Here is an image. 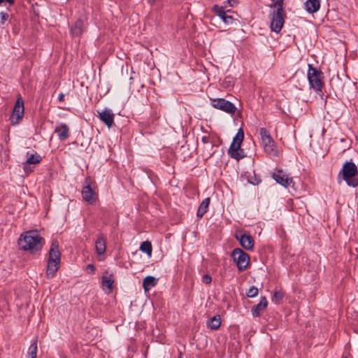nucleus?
<instances>
[{
  "mask_svg": "<svg viewBox=\"0 0 358 358\" xmlns=\"http://www.w3.org/2000/svg\"><path fill=\"white\" fill-rule=\"evenodd\" d=\"M44 239L41 236L37 231H29L22 234L18 245L20 248L23 250H30L34 254L42 250Z\"/></svg>",
  "mask_w": 358,
  "mask_h": 358,
  "instance_id": "obj_1",
  "label": "nucleus"
},
{
  "mask_svg": "<svg viewBox=\"0 0 358 358\" xmlns=\"http://www.w3.org/2000/svg\"><path fill=\"white\" fill-rule=\"evenodd\" d=\"M61 262V253L59 250V243L53 241L48 252L46 275L48 278H52L58 271Z\"/></svg>",
  "mask_w": 358,
  "mask_h": 358,
  "instance_id": "obj_2",
  "label": "nucleus"
},
{
  "mask_svg": "<svg viewBox=\"0 0 358 358\" xmlns=\"http://www.w3.org/2000/svg\"><path fill=\"white\" fill-rule=\"evenodd\" d=\"M338 178H342L346 184L352 187L358 186V169L352 162H346L338 174Z\"/></svg>",
  "mask_w": 358,
  "mask_h": 358,
  "instance_id": "obj_3",
  "label": "nucleus"
},
{
  "mask_svg": "<svg viewBox=\"0 0 358 358\" xmlns=\"http://www.w3.org/2000/svg\"><path fill=\"white\" fill-rule=\"evenodd\" d=\"M308 68L307 77L310 88L313 89L318 94H323L322 90L324 87L323 72L310 64L308 65Z\"/></svg>",
  "mask_w": 358,
  "mask_h": 358,
  "instance_id": "obj_4",
  "label": "nucleus"
},
{
  "mask_svg": "<svg viewBox=\"0 0 358 358\" xmlns=\"http://www.w3.org/2000/svg\"><path fill=\"white\" fill-rule=\"evenodd\" d=\"M286 13L284 10V6L280 5L277 7L276 10L270 12L269 18L271 20V29L276 34L280 33L284 23Z\"/></svg>",
  "mask_w": 358,
  "mask_h": 358,
  "instance_id": "obj_5",
  "label": "nucleus"
},
{
  "mask_svg": "<svg viewBox=\"0 0 358 358\" xmlns=\"http://www.w3.org/2000/svg\"><path fill=\"white\" fill-rule=\"evenodd\" d=\"M262 143L264 146V151L272 156L278 155V150L276 144L270 135L269 131L266 128H261L259 130Z\"/></svg>",
  "mask_w": 358,
  "mask_h": 358,
  "instance_id": "obj_6",
  "label": "nucleus"
},
{
  "mask_svg": "<svg viewBox=\"0 0 358 358\" xmlns=\"http://www.w3.org/2000/svg\"><path fill=\"white\" fill-rule=\"evenodd\" d=\"M231 257L237 265L238 270L241 272L245 271L250 262V256L241 248H235L231 252Z\"/></svg>",
  "mask_w": 358,
  "mask_h": 358,
  "instance_id": "obj_7",
  "label": "nucleus"
},
{
  "mask_svg": "<svg viewBox=\"0 0 358 358\" xmlns=\"http://www.w3.org/2000/svg\"><path fill=\"white\" fill-rule=\"evenodd\" d=\"M24 114V101L21 96H19L15 103L13 111L10 116V121L12 125H17L22 120Z\"/></svg>",
  "mask_w": 358,
  "mask_h": 358,
  "instance_id": "obj_8",
  "label": "nucleus"
},
{
  "mask_svg": "<svg viewBox=\"0 0 358 358\" xmlns=\"http://www.w3.org/2000/svg\"><path fill=\"white\" fill-rule=\"evenodd\" d=\"M210 101L213 107L229 114L234 115L237 110L233 103L224 99H211Z\"/></svg>",
  "mask_w": 358,
  "mask_h": 358,
  "instance_id": "obj_9",
  "label": "nucleus"
},
{
  "mask_svg": "<svg viewBox=\"0 0 358 358\" xmlns=\"http://www.w3.org/2000/svg\"><path fill=\"white\" fill-rule=\"evenodd\" d=\"M91 179L90 178H85V185L83 187L82 189V196L83 200L89 203L90 204H94L97 200V194L92 189L91 185Z\"/></svg>",
  "mask_w": 358,
  "mask_h": 358,
  "instance_id": "obj_10",
  "label": "nucleus"
},
{
  "mask_svg": "<svg viewBox=\"0 0 358 358\" xmlns=\"http://www.w3.org/2000/svg\"><path fill=\"white\" fill-rule=\"evenodd\" d=\"M212 11L219 16L222 20L227 24H231L234 21V17L231 15H227V12H230V10L226 11L223 6H220L218 5H214L212 7Z\"/></svg>",
  "mask_w": 358,
  "mask_h": 358,
  "instance_id": "obj_11",
  "label": "nucleus"
},
{
  "mask_svg": "<svg viewBox=\"0 0 358 358\" xmlns=\"http://www.w3.org/2000/svg\"><path fill=\"white\" fill-rule=\"evenodd\" d=\"M272 178L282 186L287 187L292 182V178L282 169H278L272 174Z\"/></svg>",
  "mask_w": 358,
  "mask_h": 358,
  "instance_id": "obj_12",
  "label": "nucleus"
},
{
  "mask_svg": "<svg viewBox=\"0 0 358 358\" xmlns=\"http://www.w3.org/2000/svg\"><path fill=\"white\" fill-rule=\"evenodd\" d=\"M235 238L239 241L241 246L245 250H252L254 239L252 236L246 234H236Z\"/></svg>",
  "mask_w": 358,
  "mask_h": 358,
  "instance_id": "obj_13",
  "label": "nucleus"
},
{
  "mask_svg": "<svg viewBox=\"0 0 358 358\" xmlns=\"http://www.w3.org/2000/svg\"><path fill=\"white\" fill-rule=\"evenodd\" d=\"M97 112L99 113V118L100 120L108 128H110L114 124V114L110 109L105 108L101 112Z\"/></svg>",
  "mask_w": 358,
  "mask_h": 358,
  "instance_id": "obj_14",
  "label": "nucleus"
},
{
  "mask_svg": "<svg viewBox=\"0 0 358 358\" xmlns=\"http://www.w3.org/2000/svg\"><path fill=\"white\" fill-rule=\"evenodd\" d=\"M85 31L84 21L81 18H78L75 23L71 27L70 34L72 36H80Z\"/></svg>",
  "mask_w": 358,
  "mask_h": 358,
  "instance_id": "obj_15",
  "label": "nucleus"
},
{
  "mask_svg": "<svg viewBox=\"0 0 358 358\" xmlns=\"http://www.w3.org/2000/svg\"><path fill=\"white\" fill-rule=\"evenodd\" d=\"M228 155L232 159L237 161L244 158V150L239 145H230L228 149Z\"/></svg>",
  "mask_w": 358,
  "mask_h": 358,
  "instance_id": "obj_16",
  "label": "nucleus"
},
{
  "mask_svg": "<svg viewBox=\"0 0 358 358\" xmlns=\"http://www.w3.org/2000/svg\"><path fill=\"white\" fill-rule=\"evenodd\" d=\"M247 181L253 185H258L261 183L262 179L259 175L257 174L255 171H247L242 174Z\"/></svg>",
  "mask_w": 358,
  "mask_h": 358,
  "instance_id": "obj_17",
  "label": "nucleus"
},
{
  "mask_svg": "<svg viewBox=\"0 0 358 358\" xmlns=\"http://www.w3.org/2000/svg\"><path fill=\"white\" fill-rule=\"evenodd\" d=\"M268 306V301L266 296H262L259 303L254 306L252 309V315L253 317H259L262 311H263Z\"/></svg>",
  "mask_w": 358,
  "mask_h": 358,
  "instance_id": "obj_18",
  "label": "nucleus"
},
{
  "mask_svg": "<svg viewBox=\"0 0 358 358\" xmlns=\"http://www.w3.org/2000/svg\"><path fill=\"white\" fill-rule=\"evenodd\" d=\"M55 133L60 141H65L69 137V128L66 124H62L55 128Z\"/></svg>",
  "mask_w": 358,
  "mask_h": 358,
  "instance_id": "obj_19",
  "label": "nucleus"
},
{
  "mask_svg": "<svg viewBox=\"0 0 358 358\" xmlns=\"http://www.w3.org/2000/svg\"><path fill=\"white\" fill-rule=\"evenodd\" d=\"M210 202V198L207 197L205 199H203L202 202L200 203L196 212V217L199 219H201L204 215V214L208 211Z\"/></svg>",
  "mask_w": 358,
  "mask_h": 358,
  "instance_id": "obj_20",
  "label": "nucleus"
},
{
  "mask_svg": "<svg viewBox=\"0 0 358 358\" xmlns=\"http://www.w3.org/2000/svg\"><path fill=\"white\" fill-rule=\"evenodd\" d=\"M306 10L309 13H314L320 8V0H307L306 3Z\"/></svg>",
  "mask_w": 358,
  "mask_h": 358,
  "instance_id": "obj_21",
  "label": "nucleus"
},
{
  "mask_svg": "<svg viewBox=\"0 0 358 358\" xmlns=\"http://www.w3.org/2000/svg\"><path fill=\"white\" fill-rule=\"evenodd\" d=\"M157 279L153 276H146L143 281V287L145 292L150 290L157 283Z\"/></svg>",
  "mask_w": 358,
  "mask_h": 358,
  "instance_id": "obj_22",
  "label": "nucleus"
},
{
  "mask_svg": "<svg viewBox=\"0 0 358 358\" xmlns=\"http://www.w3.org/2000/svg\"><path fill=\"white\" fill-rule=\"evenodd\" d=\"M95 248L99 255H103L106 252V242L103 235H101L95 242Z\"/></svg>",
  "mask_w": 358,
  "mask_h": 358,
  "instance_id": "obj_23",
  "label": "nucleus"
},
{
  "mask_svg": "<svg viewBox=\"0 0 358 358\" xmlns=\"http://www.w3.org/2000/svg\"><path fill=\"white\" fill-rule=\"evenodd\" d=\"M207 325L210 329L212 330H217L220 328L221 325V317L220 315H217L211 317Z\"/></svg>",
  "mask_w": 358,
  "mask_h": 358,
  "instance_id": "obj_24",
  "label": "nucleus"
},
{
  "mask_svg": "<svg viewBox=\"0 0 358 358\" xmlns=\"http://www.w3.org/2000/svg\"><path fill=\"white\" fill-rule=\"evenodd\" d=\"M244 139V131L242 128L238 130L237 134L233 138V141L231 145L241 146L243 141Z\"/></svg>",
  "mask_w": 358,
  "mask_h": 358,
  "instance_id": "obj_25",
  "label": "nucleus"
},
{
  "mask_svg": "<svg viewBox=\"0 0 358 358\" xmlns=\"http://www.w3.org/2000/svg\"><path fill=\"white\" fill-rule=\"evenodd\" d=\"M37 343H38V340H37V338H36L31 342V343L28 349L27 355H28V357H29L30 358H36V357H37V349H38Z\"/></svg>",
  "mask_w": 358,
  "mask_h": 358,
  "instance_id": "obj_26",
  "label": "nucleus"
},
{
  "mask_svg": "<svg viewBox=\"0 0 358 358\" xmlns=\"http://www.w3.org/2000/svg\"><path fill=\"white\" fill-rule=\"evenodd\" d=\"M108 272L106 271L105 272V274L102 277V284L103 286L107 287L108 289L112 288L113 283L114 282V280L113 278V275L110 274L108 275Z\"/></svg>",
  "mask_w": 358,
  "mask_h": 358,
  "instance_id": "obj_27",
  "label": "nucleus"
},
{
  "mask_svg": "<svg viewBox=\"0 0 358 358\" xmlns=\"http://www.w3.org/2000/svg\"><path fill=\"white\" fill-rule=\"evenodd\" d=\"M42 160V157L38 155L36 152L31 154L29 157H28L27 159L24 163L27 164H39Z\"/></svg>",
  "mask_w": 358,
  "mask_h": 358,
  "instance_id": "obj_28",
  "label": "nucleus"
},
{
  "mask_svg": "<svg viewBox=\"0 0 358 358\" xmlns=\"http://www.w3.org/2000/svg\"><path fill=\"white\" fill-rule=\"evenodd\" d=\"M140 250L146 253L148 256H150L152 251V244L150 241H144L141 244Z\"/></svg>",
  "mask_w": 358,
  "mask_h": 358,
  "instance_id": "obj_29",
  "label": "nucleus"
},
{
  "mask_svg": "<svg viewBox=\"0 0 358 358\" xmlns=\"http://www.w3.org/2000/svg\"><path fill=\"white\" fill-rule=\"evenodd\" d=\"M284 297V294L280 291H275L273 293L272 301L276 304H279L282 302Z\"/></svg>",
  "mask_w": 358,
  "mask_h": 358,
  "instance_id": "obj_30",
  "label": "nucleus"
},
{
  "mask_svg": "<svg viewBox=\"0 0 358 358\" xmlns=\"http://www.w3.org/2000/svg\"><path fill=\"white\" fill-rule=\"evenodd\" d=\"M259 290L255 286H252L246 292V296L249 298H253L258 295Z\"/></svg>",
  "mask_w": 358,
  "mask_h": 358,
  "instance_id": "obj_31",
  "label": "nucleus"
},
{
  "mask_svg": "<svg viewBox=\"0 0 358 358\" xmlns=\"http://www.w3.org/2000/svg\"><path fill=\"white\" fill-rule=\"evenodd\" d=\"M338 83H340V78L338 75L336 77H333L331 80V85L336 83L337 90L343 91L344 85H340Z\"/></svg>",
  "mask_w": 358,
  "mask_h": 358,
  "instance_id": "obj_32",
  "label": "nucleus"
},
{
  "mask_svg": "<svg viewBox=\"0 0 358 358\" xmlns=\"http://www.w3.org/2000/svg\"><path fill=\"white\" fill-rule=\"evenodd\" d=\"M271 1H272V3L269 6V7L271 8H275L277 7H280V5H281L282 6H284V3H283L284 0H271Z\"/></svg>",
  "mask_w": 358,
  "mask_h": 358,
  "instance_id": "obj_33",
  "label": "nucleus"
},
{
  "mask_svg": "<svg viewBox=\"0 0 358 358\" xmlns=\"http://www.w3.org/2000/svg\"><path fill=\"white\" fill-rule=\"evenodd\" d=\"M9 15L4 12L0 13L1 24H3L8 19Z\"/></svg>",
  "mask_w": 358,
  "mask_h": 358,
  "instance_id": "obj_34",
  "label": "nucleus"
},
{
  "mask_svg": "<svg viewBox=\"0 0 358 358\" xmlns=\"http://www.w3.org/2000/svg\"><path fill=\"white\" fill-rule=\"evenodd\" d=\"M212 278L209 274H205L202 277V282L206 285H208L211 282Z\"/></svg>",
  "mask_w": 358,
  "mask_h": 358,
  "instance_id": "obj_35",
  "label": "nucleus"
},
{
  "mask_svg": "<svg viewBox=\"0 0 358 358\" xmlns=\"http://www.w3.org/2000/svg\"><path fill=\"white\" fill-rule=\"evenodd\" d=\"M95 270V266L92 264H90L86 266V271L87 273H94Z\"/></svg>",
  "mask_w": 358,
  "mask_h": 358,
  "instance_id": "obj_36",
  "label": "nucleus"
},
{
  "mask_svg": "<svg viewBox=\"0 0 358 358\" xmlns=\"http://www.w3.org/2000/svg\"><path fill=\"white\" fill-rule=\"evenodd\" d=\"M24 166H23V169L25 173H29L33 171V169H31L30 166H29V164H27L26 163H24L23 164Z\"/></svg>",
  "mask_w": 358,
  "mask_h": 358,
  "instance_id": "obj_37",
  "label": "nucleus"
},
{
  "mask_svg": "<svg viewBox=\"0 0 358 358\" xmlns=\"http://www.w3.org/2000/svg\"><path fill=\"white\" fill-rule=\"evenodd\" d=\"M210 137L208 136H204L201 138V141L203 143L206 144L209 143Z\"/></svg>",
  "mask_w": 358,
  "mask_h": 358,
  "instance_id": "obj_38",
  "label": "nucleus"
},
{
  "mask_svg": "<svg viewBox=\"0 0 358 358\" xmlns=\"http://www.w3.org/2000/svg\"><path fill=\"white\" fill-rule=\"evenodd\" d=\"M227 2L231 7H234L237 3L236 0H227Z\"/></svg>",
  "mask_w": 358,
  "mask_h": 358,
  "instance_id": "obj_39",
  "label": "nucleus"
},
{
  "mask_svg": "<svg viewBox=\"0 0 358 358\" xmlns=\"http://www.w3.org/2000/svg\"><path fill=\"white\" fill-rule=\"evenodd\" d=\"M64 96H64V94H63V93H60V94H59V96H58V100H59V101H60V102L64 101Z\"/></svg>",
  "mask_w": 358,
  "mask_h": 358,
  "instance_id": "obj_40",
  "label": "nucleus"
},
{
  "mask_svg": "<svg viewBox=\"0 0 358 358\" xmlns=\"http://www.w3.org/2000/svg\"><path fill=\"white\" fill-rule=\"evenodd\" d=\"M3 1H4V0H0V4H1V3H3Z\"/></svg>",
  "mask_w": 358,
  "mask_h": 358,
  "instance_id": "obj_41",
  "label": "nucleus"
},
{
  "mask_svg": "<svg viewBox=\"0 0 358 358\" xmlns=\"http://www.w3.org/2000/svg\"><path fill=\"white\" fill-rule=\"evenodd\" d=\"M343 358H348V357H343Z\"/></svg>",
  "mask_w": 358,
  "mask_h": 358,
  "instance_id": "obj_42",
  "label": "nucleus"
}]
</instances>
